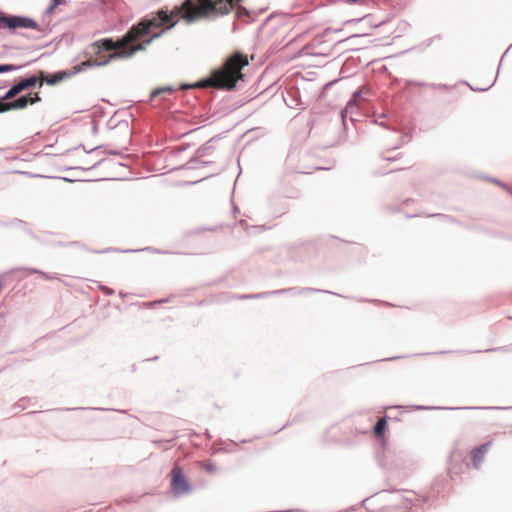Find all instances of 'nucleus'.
<instances>
[{"label":"nucleus","instance_id":"12","mask_svg":"<svg viewBox=\"0 0 512 512\" xmlns=\"http://www.w3.org/2000/svg\"><path fill=\"white\" fill-rule=\"evenodd\" d=\"M240 2H242V0H239V1L237 0V1H235V2H234V4H233V5H232V7H231V10H230L228 13H230L234 8H236V7H237V15H238V16H240V15H242V14H246V13H247V12H246V10H245L243 7H240V6H239V3H240Z\"/></svg>","mask_w":512,"mask_h":512},{"label":"nucleus","instance_id":"17","mask_svg":"<svg viewBox=\"0 0 512 512\" xmlns=\"http://www.w3.org/2000/svg\"><path fill=\"white\" fill-rule=\"evenodd\" d=\"M351 3L366 4V0H349Z\"/></svg>","mask_w":512,"mask_h":512},{"label":"nucleus","instance_id":"18","mask_svg":"<svg viewBox=\"0 0 512 512\" xmlns=\"http://www.w3.org/2000/svg\"><path fill=\"white\" fill-rule=\"evenodd\" d=\"M52 1H53V6H57V5L61 4L62 0H52Z\"/></svg>","mask_w":512,"mask_h":512},{"label":"nucleus","instance_id":"5","mask_svg":"<svg viewBox=\"0 0 512 512\" xmlns=\"http://www.w3.org/2000/svg\"><path fill=\"white\" fill-rule=\"evenodd\" d=\"M41 100L38 93H30L27 96L19 97L18 99L12 101V102H0V113L6 112L9 110H18V109H24L29 104L32 105L34 103H37Z\"/></svg>","mask_w":512,"mask_h":512},{"label":"nucleus","instance_id":"11","mask_svg":"<svg viewBox=\"0 0 512 512\" xmlns=\"http://www.w3.org/2000/svg\"><path fill=\"white\" fill-rule=\"evenodd\" d=\"M28 88L34 87L37 83L40 84L41 82V73L39 72L38 75H33L29 78L24 79Z\"/></svg>","mask_w":512,"mask_h":512},{"label":"nucleus","instance_id":"2","mask_svg":"<svg viewBox=\"0 0 512 512\" xmlns=\"http://www.w3.org/2000/svg\"><path fill=\"white\" fill-rule=\"evenodd\" d=\"M147 43L130 45L125 35L116 41L112 38H104L91 43L88 47L89 52H87V55L94 56V58H91L92 60L106 59L108 65L113 60L127 59L137 52L146 50Z\"/></svg>","mask_w":512,"mask_h":512},{"label":"nucleus","instance_id":"15","mask_svg":"<svg viewBox=\"0 0 512 512\" xmlns=\"http://www.w3.org/2000/svg\"><path fill=\"white\" fill-rule=\"evenodd\" d=\"M172 89L170 87H165V88H159V89H156L152 92L151 96L152 97H155L161 93H164V92H171Z\"/></svg>","mask_w":512,"mask_h":512},{"label":"nucleus","instance_id":"7","mask_svg":"<svg viewBox=\"0 0 512 512\" xmlns=\"http://www.w3.org/2000/svg\"><path fill=\"white\" fill-rule=\"evenodd\" d=\"M40 73H41L40 86H42L43 83H46L48 85H55L65 79H68L71 77V74H69V71H59L52 75H45L43 71H40Z\"/></svg>","mask_w":512,"mask_h":512},{"label":"nucleus","instance_id":"3","mask_svg":"<svg viewBox=\"0 0 512 512\" xmlns=\"http://www.w3.org/2000/svg\"><path fill=\"white\" fill-rule=\"evenodd\" d=\"M0 28L15 31L16 29L39 30L38 23L31 18L14 15H0Z\"/></svg>","mask_w":512,"mask_h":512},{"label":"nucleus","instance_id":"10","mask_svg":"<svg viewBox=\"0 0 512 512\" xmlns=\"http://www.w3.org/2000/svg\"><path fill=\"white\" fill-rule=\"evenodd\" d=\"M386 428H387V421H386V418H384V417H383V418H380V419L377 421V423H376V425H375V427H374V434H375V436H377V437H381V436H383V434H384V432H385Z\"/></svg>","mask_w":512,"mask_h":512},{"label":"nucleus","instance_id":"8","mask_svg":"<svg viewBox=\"0 0 512 512\" xmlns=\"http://www.w3.org/2000/svg\"><path fill=\"white\" fill-rule=\"evenodd\" d=\"M490 442L484 443L471 452V461L475 468H479L485 453L488 451Z\"/></svg>","mask_w":512,"mask_h":512},{"label":"nucleus","instance_id":"9","mask_svg":"<svg viewBox=\"0 0 512 512\" xmlns=\"http://www.w3.org/2000/svg\"><path fill=\"white\" fill-rule=\"evenodd\" d=\"M28 89V86L24 79L19 81L17 84L13 85L5 94L3 97L4 100L13 99L16 97L19 93H21L23 90Z\"/></svg>","mask_w":512,"mask_h":512},{"label":"nucleus","instance_id":"6","mask_svg":"<svg viewBox=\"0 0 512 512\" xmlns=\"http://www.w3.org/2000/svg\"><path fill=\"white\" fill-rule=\"evenodd\" d=\"M106 65H107L106 59L104 60L102 58H99L98 60H92L90 58V59L83 61L82 63H80L78 65L73 66L72 69L69 71V74H71V77H72V76L84 71L87 68H90L93 66H106Z\"/></svg>","mask_w":512,"mask_h":512},{"label":"nucleus","instance_id":"14","mask_svg":"<svg viewBox=\"0 0 512 512\" xmlns=\"http://www.w3.org/2000/svg\"><path fill=\"white\" fill-rule=\"evenodd\" d=\"M201 466L208 473H214L217 470L215 465L211 463H202Z\"/></svg>","mask_w":512,"mask_h":512},{"label":"nucleus","instance_id":"1","mask_svg":"<svg viewBox=\"0 0 512 512\" xmlns=\"http://www.w3.org/2000/svg\"><path fill=\"white\" fill-rule=\"evenodd\" d=\"M248 64L247 55L234 52L227 57L219 69L214 70L207 79L203 80L200 86L231 90L239 80H243L242 69Z\"/></svg>","mask_w":512,"mask_h":512},{"label":"nucleus","instance_id":"13","mask_svg":"<svg viewBox=\"0 0 512 512\" xmlns=\"http://www.w3.org/2000/svg\"><path fill=\"white\" fill-rule=\"evenodd\" d=\"M17 68H18V67H17V66H15V65L2 64V65H0V73L14 71V70H16Z\"/></svg>","mask_w":512,"mask_h":512},{"label":"nucleus","instance_id":"4","mask_svg":"<svg viewBox=\"0 0 512 512\" xmlns=\"http://www.w3.org/2000/svg\"><path fill=\"white\" fill-rule=\"evenodd\" d=\"M171 487L176 495L186 494L191 491V485L180 466H174L171 471Z\"/></svg>","mask_w":512,"mask_h":512},{"label":"nucleus","instance_id":"16","mask_svg":"<svg viewBox=\"0 0 512 512\" xmlns=\"http://www.w3.org/2000/svg\"><path fill=\"white\" fill-rule=\"evenodd\" d=\"M360 93H361V91H357V92H355V93H354V95H353V99H352V100H350L349 104L357 103V100H358V98H359V96H360Z\"/></svg>","mask_w":512,"mask_h":512}]
</instances>
